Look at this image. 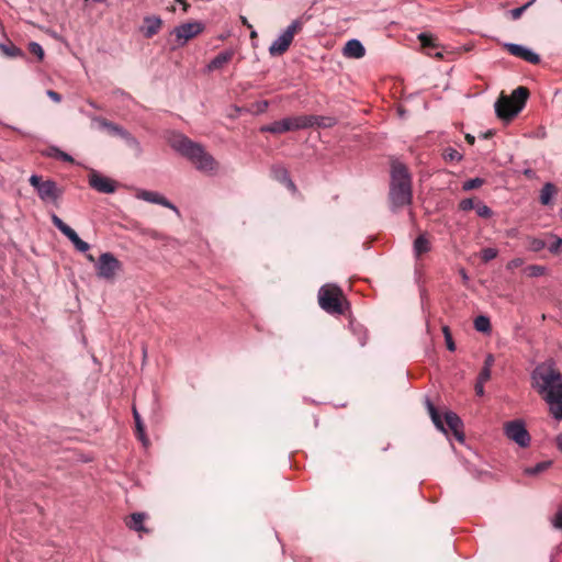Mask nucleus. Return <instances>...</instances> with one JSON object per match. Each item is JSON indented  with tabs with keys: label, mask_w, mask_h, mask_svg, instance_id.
I'll list each match as a JSON object with an SVG mask.
<instances>
[{
	"label": "nucleus",
	"mask_w": 562,
	"mask_h": 562,
	"mask_svg": "<svg viewBox=\"0 0 562 562\" xmlns=\"http://www.w3.org/2000/svg\"><path fill=\"white\" fill-rule=\"evenodd\" d=\"M87 258L89 261L94 262V257L92 255H88Z\"/></svg>",
	"instance_id": "53"
},
{
	"label": "nucleus",
	"mask_w": 562,
	"mask_h": 562,
	"mask_svg": "<svg viewBox=\"0 0 562 562\" xmlns=\"http://www.w3.org/2000/svg\"><path fill=\"white\" fill-rule=\"evenodd\" d=\"M29 182L43 202H56L63 195V190L54 180H44L38 175H32Z\"/></svg>",
	"instance_id": "7"
},
{
	"label": "nucleus",
	"mask_w": 562,
	"mask_h": 562,
	"mask_svg": "<svg viewBox=\"0 0 562 562\" xmlns=\"http://www.w3.org/2000/svg\"><path fill=\"white\" fill-rule=\"evenodd\" d=\"M436 56L440 58V57H442V54L441 53H436Z\"/></svg>",
	"instance_id": "57"
},
{
	"label": "nucleus",
	"mask_w": 562,
	"mask_h": 562,
	"mask_svg": "<svg viewBox=\"0 0 562 562\" xmlns=\"http://www.w3.org/2000/svg\"><path fill=\"white\" fill-rule=\"evenodd\" d=\"M429 249H430L429 240L424 235H419L414 241L415 255L417 257H419L420 255L429 251Z\"/></svg>",
	"instance_id": "26"
},
{
	"label": "nucleus",
	"mask_w": 562,
	"mask_h": 562,
	"mask_svg": "<svg viewBox=\"0 0 562 562\" xmlns=\"http://www.w3.org/2000/svg\"><path fill=\"white\" fill-rule=\"evenodd\" d=\"M50 220L54 226L58 228L74 244L78 251L86 252L89 250L90 245L82 240L78 234L70 226L65 224L63 220L55 213L50 215Z\"/></svg>",
	"instance_id": "13"
},
{
	"label": "nucleus",
	"mask_w": 562,
	"mask_h": 562,
	"mask_svg": "<svg viewBox=\"0 0 562 562\" xmlns=\"http://www.w3.org/2000/svg\"><path fill=\"white\" fill-rule=\"evenodd\" d=\"M509 236H514L515 235V232H510L508 233Z\"/></svg>",
	"instance_id": "58"
},
{
	"label": "nucleus",
	"mask_w": 562,
	"mask_h": 562,
	"mask_svg": "<svg viewBox=\"0 0 562 562\" xmlns=\"http://www.w3.org/2000/svg\"><path fill=\"white\" fill-rule=\"evenodd\" d=\"M493 363H494V357L492 355H487L484 360L483 368H487L488 370H491Z\"/></svg>",
	"instance_id": "48"
},
{
	"label": "nucleus",
	"mask_w": 562,
	"mask_h": 562,
	"mask_svg": "<svg viewBox=\"0 0 562 562\" xmlns=\"http://www.w3.org/2000/svg\"><path fill=\"white\" fill-rule=\"evenodd\" d=\"M303 22L301 19L294 20L270 45L269 54L271 56H281L290 47L294 35L302 29Z\"/></svg>",
	"instance_id": "8"
},
{
	"label": "nucleus",
	"mask_w": 562,
	"mask_h": 562,
	"mask_svg": "<svg viewBox=\"0 0 562 562\" xmlns=\"http://www.w3.org/2000/svg\"><path fill=\"white\" fill-rule=\"evenodd\" d=\"M533 387L549 405L552 416L562 419V374L552 363H541L531 374Z\"/></svg>",
	"instance_id": "1"
},
{
	"label": "nucleus",
	"mask_w": 562,
	"mask_h": 562,
	"mask_svg": "<svg viewBox=\"0 0 562 562\" xmlns=\"http://www.w3.org/2000/svg\"><path fill=\"white\" fill-rule=\"evenodd\" d=\"M133 416L135 419L136 435L138 439L143 442V445L146 447L148 445V438L145 436V426L135 406H133Z\"/></svg>",
	"instance_id": "24"
},
{
	"label": "nucleus",
	"mask_w": 562,
	"mask_h": 562,
	"mask_svg": "<svg viewBox=\"0 0 562 562\" xmlns=\"http://www.w3.org/2000/svg\"><path fill=\"white\" fill-rule=\"evenodd\" d=\"M475 211L480 217L488 218L492 216V210L482 202L476 203Z\"/></svg>",
	"instance_id": "32"
},
{
	"label": "nucleus",
	"mask_w": 562,
	"mask_h": 562,
	"mask_svg": "<svg viewBox=\"0 0 562 562\" xmlns=\"http://www.w3.org/2000/svg\"><path fill=\"white\" fill-rule=\"evenodd\" d=\"M171 147L188 158L199 171L211 172L216 168L215 159L205 151L204 147L192 142L184 135H175L170 140Z\"/></svg>",
	"instance_id": "3"
},
{
	"label": "nucleus",
	"mask_w": 562,
	"mask_h": 562,
	"mask_svg": "<svg viewBox=\"0 0 562 562\" xmlns=\"http://www.w3.org/2000/svg\"><path fill=\"white\" fill-rule=\"evenodd\" d=\"M476 204L472 199H464L460 202L459 207L462 211H470L472 209H475Z\"/></svg>",
	"instance_id": "42"
},
{
	"label": "nucleus",
	"mask_w": 562,
	"mask_h": 562,
	"mask_svg": "<svg viewBox=\"0 0 562 562\" xmlns=\"http://www.w3.org/2000/svg\"><path fill=\"white\" fill-rule=\"evenodd\" d=\"M47 95L54 101V102H60L61 101V97L59 93H57L56 91H53V90H47Z\"/></svg>",
	"instance_id": "46"
},
{
	"label": "nucleus",
	"mask_w": 562,
	"mask_h": 562,
	"mask_svg": "<svg viewBox=\"0 0 562 562\" xmlns=\"http://www.w3.org/2000/svg\"><path fill=\"white\" fill-rule=\"evenodd\" d=\"M92 120L99 125L100 128L108 131V133L111 135L121 137L126 142L128 146L139 149V142L122 126L99 116H95Z\"/></svg>",
	"instance_id": "10"
},
{
	"label": "nucleus",
	"mask_w": 562,
	"mask_h": 562,
	"mask_svg": "<svg viewBox=\"0 0 562 562\" xmlns=\"http://www.w3.org/2000/svg\"><path fill=\"white\" fill-rule=\"evenodd\" d=\"M136 198L149 203L159 204L161 206L172 210L176 214H179L178 207L167 200L164 195L156 191L137 190Z\"/></svg>",
	"instance_id": "16"
},
{
	"label": "nucleus",
	"mask_w": 562,
	"mask_h": 562,
	"mask_svg": "<svg viewBox=\"0 0 562 562\" xmlns=\"http://www.w3.org/2000/svg\"><path fill=\"white\" fill-rule=\"evenodd\" d=\"M427 408H428L429 415H430L431 420L435 424L436 428L438 430L442 431L443 434H447V429L445 428L443 422L441 420V417H440L438 411L436 409V407L429 400H427Z\"/></svg>",
	"instance_id": "25"
},
{
	"label": "nucleus",
	"mask_w": 562,
	"mask_h": 562,
	"mask_svg": "<svg viewBox=\"0 0 562 562\" xmlns=\"http://www.w3.org/2000/svg\"><path fill=\"white\" fill-rule=\"evenodd\" d=\"M445 422L453 432L454 437L462 442L464 440V435L462 431L463 424L460 417L456 413L449 411L445 413Z\"/></svg>",
	"instance_id": "17"
},
{
	"label": "nucleus",
	"mask_w": 562,
	"mask_h": 562,
	"mask_svg": "<svg viewBox=\"0 0 562 562\" xmlns=\"http://www.w3.org/2000/svg\"><path fill=\"white\" fill-rule=\"evenodd\" d=\"M490 378H491V370H488L487 368H482V370L477 376V382L485 383L490 380Z\"/></svg>",
	"instance_id": "43"
},
{
	"label": "nucleus",
	"mask_w": 562,
	"mask_h": 562,
	"mask_svg": "<svg viewBox=\"0 0 562 562\" xmlns=\"http://www.w3.org/2000/svg\"><path fill=\"white\" fill-rule=\"evenodd\" d=\"M55 151H56V157L57 158H59V159H61L64 161H67V162H72L74 161V158L69 154H67L65 151H61L59 149H55Z\"/></svg>",
	"instance_id": "45"
},
{
	"label": "nucleus",
	"mask_w": 562,
	"mask_h": 562,
	"mask_svg": "<svg viewBox=\"0 0 562 562\" xmlns=\"http://www.w3.org/2000/svg\"><path fill=\"white\" fill-rule=\"evenodd\" d=\"M528 240H529L528 248L531 251L538 252L547 247L546 241L540 238L530 237Z\"/></svg>",
	"instance_id": "30"
},
{
	"label": "nucleus",
	"mask_w": 562,
	"mask_h": 562,
	"mask_svg": "<svg viewBox=\"0 0 562 562\" xmlns=\"http://www.w3.org/2000/svg\"><path fill=\"white\" fill-rule=\"evenodd\" d=\"M89 184L92 189L101 193H114L116 190V182L101 173L92 170L89 175Z\"/></svg>",
	"instance_id": "14"
},
{
	"label": "nucleus",
	"mask_w": 562,
	"mask_h": 562,
	"mask_svg": "<svg viewBox=\"0 0 562 562\" xmlns=\"http://www.w3.org/2000/svg\"><path fill=\"white\" fill-rule=\"evenodd\" d=\"M497 250L495 248H484L481 252V258L483 261L487 262L497 257Z\"/></svg>",
	"instance_id": "35"
},
{
	"label": "nucleus",
	"mask_w": 562,
	"mask_h": 562,
	"mask_svg": "<svg viewBox=\"0 0 562 562\" xmlns=\"http://www.w3.org/2000/svg\"><path fill=\"white\" fill-rule=\"evenodd\" d=\"M442 333H443V336H445L447 348L450 351H454L456 350V345H454V342L452 340V336H451L449 327L448 326H443L442 327Z\"/></svg>",
	"instance_id": "36"
},
{
	"label": "nucleus",
	"mask_w": 562,
	"mask_h": 562,
	"mask_svg": "<svg viewBox=\"0 0 562 562\" xmlns=\"http://www.w3.org/2000/svg\"><path fill=\"white\" fill-rule=\"evenodd\" d=\"M522 263H524V259L515 258V259H512L510 261H508V263L506 265V268H507V270H515L516 268L522 266Z\"/></svg>",
	"instance_id": "44"
},
{
	"label": "nucleus",
	"mask_w": 562,
	"mask_h": 562,
	"mask_svg": "<svg viewBox=\"0 0 562 562\" xmlns=\"http://www.w3.org/2000/svg\"><path fill=\"white\" fill-rule=\"evenodd\" d=\"M268 106V102L265 101L263 104H261V108H267Z\"/></svg>",
	"instance_id": "55"
},
{
	"label": "nucleus",
	"mask_w": 562,
	"mask_h": 562,
	"mask_svg": "<svg viewBox=\"0 0 562 562\" xmlns=\"http://www.w3.org/2000/svg\"><path fill=\"white\" fill-rule=\"evenodd\" d=\"M204 30V24L200 21H192L182 23L175 27L173 34L179 45L187 44L190 40L201 34Z\"/></svg>",
	"instance_id": "12"
},
{
	"label": "nucleus",
	"mask_w": 562,
	"mask_h": 562,
	"mask_svg": "<svg viewBox=\"0 0 562 562\" xmlns=\"http://www.w3.org/2000/svg\"><path fill=\"white\" fill-rule=\"evenodd\" d=\"M536 0H530L529 2H527L526 4L519 7V8H515L513 10H510V16L513 18V20H518L522 13L527 10V8H529Z\"/></svg>",
	"instance_id": "34"
},
{
	"label": "nucleus",
	"mask_w": 562,
	"mask_h": 562,
	"mask_svg": "<svg viewBox=\"0 0 562 562\" xmlns=\"http://www.w3.org/2000/svg\"><path fill=\"white\" fill-rule=\"evenodd\" d=\"M0 49L2 50V53L4 55H7L8 57H19V56H23V53L22 50L16 47L15 45H4V44H0Z\"/></svg>",
	"instance_id": "29"
},
{
	"label": "nucleus",
	"mask_w": 562,
	"mask_h": 562,
	"mask_svg": "<svg viewBox=\"0 0 562 562\" xmlns=\"http://www.w3.org/2000/svg\"><path fill=\"white\" fill-rule=\"evenodd\" d=\"M550 238L552 239V243L548 245L549 251L552 254H559L562 249V238L552 234L550 235Z\"/></svg>",
	"instance_id": "31"
},
{
	"label": "nucleus",
	"mask_w": 562,
	"mask_h": 562,
	"mask_svg": "<svg viewBox=\"0 0 562 562\" xmlns=\"http://www.w3.org/2000/svg\"><path fill=\"white\" fill-rule=\"evenodd\" d=\"M529 97L526 87L516 88L509 97L501 95L495 103V111L499 119L510 120L516 116L525 106Z\"/></svg>",
	"instance_id": "4"
},
{
	"label": "nucleus",
	"mask_w": 562,
	"mask_h": 562,
	"mask_svg": "<svg viewBox=\"0 0 562 562\" xmlns=\"http://www.w3.org/2000/svg\"><path fill=\"white\" fill-rule=\"evenodd\" d=\"M234 57V50L226 49L218 53L206 66V70L212 72L214 70L223 68L227 65Z\"/></svg>",
	"instance_id": "19"
},
{
	"label": "nucleus",
	"mask_w": 562,
	"mask_h": 562,
	"mask_svg": "<svg viewBox=\"0 0 562 562\" xmlns=\"http://www.w3.org/2000/svg\"><path fill=\"white\" fill-rule=\"evenodd\" d=\"M551 464H552V461L539 462V463H537L533 467L526 468L525 469V474H527V475H537V474L546 471L547 469H549L551 467Z\"/></svg>",
	"instance_id": "28"
},
{
	"label": "nucleus",
	"mask_w": 562,
	"mask_h": 562,
	"mask_svg": "<svg viewBox=\"0 0 562 562\" xmlns=\"http://www.w3.org/2000/svg\"><path fill=\"white\" fill-rule=\"evenodd\" d=\"M418 40L420 41V43L424 47H427V48L435 47L434 38L429 34L420 33L418 35Z\"/></svg>",
	"instance_id": "40"
},
{
	"label": "nucleus",
	"mask_w": 562,
	"mask_h": 562,
	"mask_svg": "<svg viewBox=\"0 0 562 562\" xmlns=\"http://www.w3.org/2000/svg\"><path fill=\"white\" fill-rule=\"evenodd\" d=\"M527 271L530 277H540V276L544 274L546 268L542 266H538V265H531L527 268Z\"/></svg>",
	"instance_id": "39"
},
{
	"label": "nucleus",
	"mask_w": 562,
	"mask_h": 562,
	"mask_svg": "<svg viewBox=\"0 0 562 562\" xmlns=\"http://www.w3.org/2000/svg\"><path fill=\"white\" fill-rule=\"evenodd\" d=\"M341 290L335 284L323 285L318 291L321 307L330 314H342Z\"/></svg>",
	"instance_id": "6"
},
{
	"label": "nucleus",
	"mask_w": 562,
	"mask_h": 562,
	"mask_svg": "<svg viewBox=\"0 0 562 562\" xmlns=\"http://www.w3.org/2000/svg\"><path fill=\"white\" fill-rule=\"evenodd\" d=\"M484 383L476 382L475 384V392L479 396H482L484 394Z\"/></svg>",
	"instance_id": "49"
},
{
	"label": "nucleus",
	"mask_w": 562,
	"mask_h": 562,
	"mask_svg": "<svg viewBox=\"0 0 562 562\" xmlns=\"http://www.w3.org/2000/svg\"><path fill=\"white\" fill-rule=\"evenodd\" d=\"M144 22H145L144 34L146 37H151L155 34H157L158 31L160 30L161 23H162L161 19L158 16H147V18H145Z\"/></svg>",
	"instance_id": "21"
},
{
	"label": "nucleus",
	"mask_w": 562,
	"mask_h": 562,
	"mask_svg": "<svg viewBox=\"0 0 562 562\" xmlns=\"http://www.w3.org/2000/svg\"><path fill=\"white\" fill-rule=\"evenodd\" d=\"M89 104H90L91 106H93V108L98 109V106L95 105V103H93V102H89Z\"/></svg>",
	"instance_id": "56"
},
{
	"label": "nucleus",
	"mask_w": 562,
	"mask_h": 562,
	"mask_svg": "<svg viewBox=\"0 0 562 562\" xmlns=\"http://www.w3.org/2000/svg\"><path fill=\"white\" fill-rule=\"evenodd\" d=\"M504 434L509 440L521 448H527L530 445V435L525 423L520 419L507 422L504 425Z\"/></svg>",
	"instance_id": "9"
},
{
	"label": "nucleus",
	"mask_w": 562,
	"mask_h": 562,
	"mask_svg": "<svg viewBox=\"0 0 562 562\" xmlns=\"http://www.w3.org/2000/svg\"><path fill=\"white\" fill-rule=\"evenodd\" d=\"M342 54L348 58H361L366 55V48L359 40H349L342 49Z\"/></svg>",
	"instance_id": "18"
},
{
	"label": "nucleus",
	"mask_w": 562,
	"mask_h": 562,
	"mask_svg": "<svg viewBox=\"0 0 562 562\" xmlns=\"http://www.w3.org/2000/svg\"><path fill=\"white\" fill-rule=\"evenodd\" d=\"M316 117L308 115L290 116L261 127L262 132L272 134H283L291 131H297L311 127L315 124Z\"/></svg>",
	"instance_id": "5"
},
{
	"label": "nucleus",
	"mask_w": 562,
	"mask_h": 562,
	"mask_svg": "<svg viewBox=\"0 0 562 562\" xmlns=\"http://www.w3.org/2000/svg\"><path fill=\"white\" fill-rule=\"evenodd\" d=\"M389 199L393 212L409 205L413 200L411 175L398 161L392 164Z\"/></svg>",
	"instance_id": "2"
},
{
	"label": "nucleus",
	"mask_w": 562,
	"mask_h": 562,
	"mask_svg": "<svg viewBox=\"0 0 562 562\" xmlns=\"http://www.w3.org/2000/svg\"><path fill=\"white\" fill-rule=\"evenodd\" d=\"M522 175L526 176L528 179H537L536 171L530 168L524 169Z\"/></svg>",
	"instance_id": "47"
},
{
	"label": "nucleus",
	"mask_w": 562,
	"mask_h": 562,
	"mask_svg": "<svg viewBox=\"0 0 562 562\" xmlns=\"http://www.w3.org/2000/svg\"><path fill=\"white\" fill-rule=\"evenodd\" d=\"M268 106V102L265 101L263 104H261V108H267Z\"/></svg>",
	"instance_id": "54"
},
{
	"label": "nucleus",
	"mask_w": 562,
	"mask_h": 562,
	"mask_svg": "<svg viewBox=\"0 0 562 562\" xmlns=\"http://www.w3.org/2000/svg\"><path fill=\"white\" fill-rule=\"evenodd\" d=\"M467 140H468L470 144H473V143H474V136H472V135H467Z\"/></svg>",
	"instance_id": "52"
},
{
	"label": "nucleus",
	"mask_w": 562,
	"mask_h": 562,
	"mask_svg": "<svg viewBox=\"0 0 562 562\" xmlns=\"http://www.w3.org/2000/svg\"><path fill=\"white\" fill-rule=\"evenodd\" d=\"M553 528L562 530V507L558 509L554 516L551 518Z\"/></svg>",
	"instance_id": "41"
},
{
	"label": "nucleus",
	"mask_w": 562,
	"mask_h": 562,
	"mask_svg": "<svg viewBox=\"0 0 562 562\" xmlns=\"http://www.w3.org/2000/svg\"><path fill=\"white\" fill-rule=\"evenodd\" d=\"M474 328L480 333L491 331V321L487 316L480 315L474 319Z\"/></svg>",
	"instance_id": "27"
},
{
	"label": "nucleus",
	"mask_w": 562,
	"mask_h": 562,
	"mask_svg": "<svg viewBox=\"0 0 562 562\" xmlns=\"http://www.w3.org/2000/svg\"><path fill=\"white\" fill-rule=\"evenodd\" d=\"M178 3L182 4L183 11L187 12L189 9V3L186 0H176Z\"/></svg>",
	"instance_id": "51"
},
{
	"label": "nucleus",
	"mask_w": 562,
	"mask_h": 562,
	"mask_svg": "<svg viewBox=\"0 0 562 562\" xmlns=\"http://www.w3.org/2000/svg\"><path fill=\"white\" fill-rule=\"evenodd\" d=\"M271 175L274 180L283 183L292 192L296 191L294 182L291 180L288 170L283 166L272 167Z\"/></svg>",
	"instance_id": "20"
},
{
	"label": "nucleus",
	"mask_w": 562,
	"mask_h": 562,
	"mask_svg": "<svg viewBox=\"0 0 562 562\" xmlns=\"http://www.w3.org/2000/svg\"><path fill=\"white\" fill-rule=\"evenodd\" d=\"M443 157L446 160H450V161H454V160L459 161L462 158L461 154L453 148L446 149Z\"/></svg>",
	"instance_id": "37"
},
{
	"label": "nucleus",
	"mask_w": 562,
	"mask_h": 562,
	"mask_svg": "<svg viewBox=\"0 0 562 562\" xmlns=\"http://www.w3.org/2000/svg\"><path fill=\"white\" fill-rule=\"evenodd\" d=\"M29 50L33 54V55H36L40 59H42L44 57V50H43V47L36 43V42H31L29 44Z\"/></svg>",
	"instance_id": "38"
},
{
	"label": "nucleus",
	"mask_w": 562,
	"mask_h": 562,
	"mask_svg": "<svg viewBox=\"0 0 562 562\" xmlns=\"http://www.w3.org/2000/svg\"><path fill=\"white\" fill-rule=\"evenodd\" d=\"M146 515L143 513H134L131 515L130 520L126 522L130 529L135 531H146L144 520Z\"/></svg>",
	"instance_id": "23"
},
{
	"label": "nucleus",
	"mask_w": 562,
	"mask_h": 562,
	"mask_svg": "<svg viewBox=\"0 0 562 562\" xmlns=\"http://www.w3.org/2000/svg\"><path fill=\"white\" fill-rule=\"evenodd\" d=\"M555 443H557L558 449L562 452V434L557 436Z\"/></svg>",
	"instance_id": "50"
},
{
	"label": "nucleus",
	"mask_w": 562,
	"mask_h": 562,
	"mask_svg": "<svg viewBox=\"0 0 562 562\" xmlns=\"http://www.w3.org/2000/svg\"><path fill=\"white\" fill-rule=\"evenodd\" d=\"M557 192H558L557 187L553 183H551V182L544 183V186L542 187V189L540 191V196H539L540 203L542 205H550L552 203V199L557 194Z\"/></svg>",
	"instance_id": "22"
},
{
	"label": "nucleus",
	"mask_w": 562,
	"mask_h": 562,
	"mask_svg": "<svg viewBox=\"0 0 562 562\" xmlns=\"http://www.w3.org/2000/svg\"><path fill=\"white\" fill-rule=\"evenodd\" d=\"M504 47L510 55L521 58L530 64L536 65L540 61V56L537 53L520 44L505 43Z\"/></svg>",
	"instance_id": "15"
},
{
	"label": "nucleus",
	"mask_w": 562,
	"mask_h": 562,
	"mask_svg": "<svg viewBox=\"0 0 562 562\" xmlns=\"http://www.w3.org/2000/svg\"><path fill=\"white\" fill-rule=\"evenodd\" d=\"M95 268L98 277L112 280L116 271L120 270L121 262L111 252H103L100 255Z\"/></svg>",
	"instance_id": "11"
},
{
	"label": "nucleus",
	"mask_w": 562,
	"mask_h": 562,
	"mask_svg": "<svg viewBox=\"0 0 562 562\" xmlns=\"http://www.w3.org/2000/svg\"><path fill=\"white\" fill-rule=\"evenodd\" d=\"M483 179L481 178H473V179H469L467 180L462 188L463 190L465 191H470V190H473V189H476V188H480L482 184H483Z\"/></svg>",
	"instance_id": "33"
}]
</instances>
